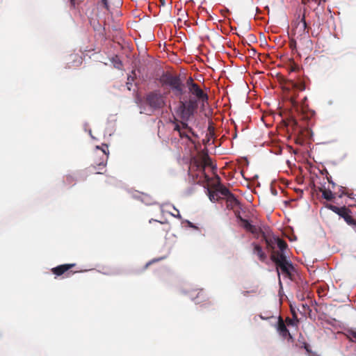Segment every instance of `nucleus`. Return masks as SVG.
Here are the masks:
<instances>
[{
	"mask_svg": "<svg viewBox=\"0 0 356 356\" xmlns=\"http://www.w3.org/2000/svg\"><path fill=\"white\" fill-rule=\"evenodd\" d=\"M197 108V100L191 97L188 100L179 99V106L175 110L182 127L192 133L193 129L188 126V122L194 116Z\"/></svg>",
	"mask_w": 356,
	"mask_h": 356,
	"instance_id": "nucleus-1",
	"label": "nucleus"
},
{
	"mask_svg": "<svg viewBox=\"0 0 356 356\" xmlns=\"http://www.w3.org/2000/svg\"><path fill=\"white\" fill-rule=\"evenodd\" d=\"M159 83L164 89H168L179 99L185 93V84L180 75L170 72H165L159 78Z\"/></svg>",
	"mask_w": 356,
	"mask_h": 356,
	"instance_id": "nucleus-2",
	"label": "nucleus"
},
{
	"mask_svg": "<svg viewBox=\"0 0 356 356\" xmlns=\"http://www.w3.org/2000/svg\"><path fill=\"white\" fill-rule=\"evenodd\" d=\"M304 13H305V9L304 10ZM309 27L307 26L305 20V14L303 13L302 17L298 15V17L292 24L293 35L300 40L309 39Z\"/></svg>",
	"mask_w": 356,
	"mask_h": 356,
	"instance_id": "nucleus-3",
	"label": "nucleus"
},
{
	"mask_svg": "<svg viewBox=\"0 0 356 356\" xmlns=\"http://www.w3.org/2000/svg\"><path fill=\"white\" fill-rule=\"evenodd\" d=\"M189 93L194 96L195 100H197V103H202V105L204 103H207L209 100L208 95L203 91L200 86L195 83L192 77H189L186 82Z\"/></svg>",
	"mask_w": 356,
	"mask_h": 356,
	"instance_id": "nucleus-4",
	"label": "nucleus"
},
{
	"mask_svg": "<svg viewBox=\"0 0 356 356\" xmlns=\"http://www.w3.org/2000/svg\"><path fill=\"white\" fill-rule=\"evenodd\" d=\"M145 101L153 110L161 109L165 105V97L159 91L150 92L146 95Z\"/></svg>",
	"mask_w": 356,
	"mask_h": 356,
	"instance_id": "nucleus-5",
	"label": "nucleus"
},
{
	"mask_svg": "<svg viewBox=\"0 0 356 356\" xmlns=\"http://www.w3.org/2000/svg\"><path fill=\"white\" fill-rule=\"evenodd\" d=\"M326 207L342 217L349 225H356V220L350 216V210L346 207H338L335 205L328 204L326 205Z\"/></svg>",
	"mask_w": 356,
	"mask_h": 356,
	"instance_id": "nucleus-6",
	"label": "nucleus"
},
{
	"mask_svg": "<svg viewBox=\"0 0 356 356\" xmlns=\"http://www.w3.org/2000/svg\"><path fill=\"white\" fill-rule=\"evenodd\" d=\"M96 148L97 149H101L102 152V157L100 159V161L96 163V165H93L90 167L92 171H97L95 173L97 174H102L103 172L99 170L105 168L106 165L107 159L108 157V147L106 144H102V146L100 147L99 146H97Z\"/></svg>",
	"mask_w": 356,
	"mask_h": 356,
	"instance_id": "nucleus-7",
	"label": "nucleus"
},
{
	"mask_svg": "<svg viewBox=\"0 0 356 356\" xmlns=\"http://www.w3.org/2000/svg\"><path fill=\"white\" fill-rule=\"evenodd\" d=\"M76 266L75 264H67L59 265L51 269V272L56 276H60L65 273L66 277H69L71 275L74 274L76 271L70 270L71 268Z\"/></svg>",
	"mask_w": 356,
	"mask_h": 356,
	"instance_id": "nucleus-8",
	"label": "nucleus"
},
{
	"mask_svg": "<svg viewBox=\"0 0 356 356\" xmlns=\"http://www.w3.org/2000/svg\"><path fill=\"white\" fill-rule=\"evenodd\" d=\"M280 264L277 266V272L279 273V269H280L282 274H284L288 277L291 278V271L294 270V267L292 263L286 260L282 263L277 261Z\"/></svg>",
	"mask_w": 356,
	"mask_h": 356,
	"instance_id": "nucleus-9",
	"label": "nucleus"
},
{
	"mask_svg": "<svg viewBox=\"0 0 356 356\" xmlns=\"http://www.w3.org/2000/svg\"><path fill=\"white\" fill-rule=\"evenodd\" d=\"M277 330L279 334L284 339L288 338V339H292L293 337L290 334L289 330L287 329L284 321H283L281 316H279L278 321L277 324Z\"/></svg>",
	"mask_w": 356,
	"mask_h": 356,
	"instance_id": "nucleus-10",
	"label": "nucleus"
},
{
	"mask_svg": "<svg viewBox=\"0 0 356 356\" xmlns=\"http://www.w3.org/2000/svg\"><path fill=\"white\" fill-rule=\"evenodd\" d=\"M215 178L218 179V184H213L212 188L221 193L222 195L226 196L227 197L229 196V195H232L229 190L225 186L221 184L220 177L218 175L215 174Z\"/></svg>",
	"mask_w": 356,
	"mask_h": 356,
	"instance_id": "nucleus-11",
	"label": "nucleus"
},
{
	"mask_svg": "<svg viewBox=\"0 0 356 356\" xmlns=\"http://www.w3.org/2000/svg\"><path fill=\"white\" fill-rule=\"evenodd\" d=\"M67 67H77L82 63V58L78 54H72L67 58Z\"/></svg>",
	"mask_w": 356,
	"mask_h": 356,
	"instance_id": "nucleus-12",
	"label": "nucleus"
},
{
	"mask_svg": "<svg viewBox=\"0 0 356 356\" xmlns=\"http://www.w3.org/2000/svg\"><path fill=\"white\" fill-rule=\"evenodd\" d=\"M270 259L275 264L276 266L279 265L280 264L277 261L282 263L288 260L284 252L275 250L271 252Z\"/></svg>",
	"mask_w": 356,
	"mask_h": 356,
	"instance_id": "nucleus-13",
	"label": "nucleus"
},
{
	"mask_svg": "<svg viewBox=\"0 0 356 356\" xmlns=\"http://www.w3.org/2000/svg\"><path fill=\"white\" fill-rule=\"evenodd\" d=\"M263 240L265 241L266 244V248L269 250L270 252L275 250V244H277V241L278 237L273 236L268 237L266 234L261 231Z\"/></svg>",
	"mask_w": 356,
	"mask_h": 356,
	"instance_id": "nucleus-14",
	"label": "nucleus"
},
{
	"mask_svg": "<svg viewBox=\"0 0 356 356\" xmlns=\"http://www.w3.org/2000/svg\"><path fill=\"white\" fill-rule=\"evenodd\" d=\"M202 163H203V165H202V172L204 174V179L205 180L207 181V182H209L211 181V178L209 177V175H207L205 172H204V170H205V168L207 166H209L212 168V170H215L216 169V167L213 165L212 164V161H211V159H210V157L207 155L203 157L202 159Z\"/></svg>",
	"mask_w": 356,
	"mask_h": 356,
	"instance_id": "nucleus-15",
	"label": "nucleus"
},
{
	"mask_svg": "<svg viewBox=\"0 0 356 356\" xmlns=\"http://www.w3.org/2000/svg\"><path fill=\"white\" fill-rule=\"evenodd\" d=\"M253 252L256 254L259 259L262 262H265L267 259L266 254L263 251L261 246L256 243H252Z\"/></svg>",
	"mask_w": 356,
	"mask_h": 356,
	"instance_id": "nucleus-16",
	"label": "nucleus"
},
{
	"mask_svg": "<svg viewBox=\"0 0 356 356\" xmlns=\"http://www.w3.org/2000/svg\"><path fill=\"white\" fill-rule=\"evenodd\" d=\"M241 222H242L243 227L248 232H251L253 234H257L259 232H261V230L257 228L256 226L250 224L249 221L245 218H241Z\"/></svg>",
	"mask_w": 356,
	"mask_h": 356,
	"instance_id": "nucleus-17",
	"label": "nucleus"
},
{
	"mask_svg": "<svg viewBox=\"0 0 356 356\" xmlns=\"http://www.w3.org/2000/svg\"><path fill=\"white\" fill-rule=\"evenodd\" d=\"M227 208L228 209H234L237 206L239 205L238 200L235 197L234 195H229L227 197L226 200Z\"/></svg>",
	"mask_w": 356,
	"mask_h": 356,
	"instance_id": "nucleus-18",
	"label": "nucleus"
},
{
	"mask_svg": "<svg viewBox=\"0 0 356 356\" xmlns=\"http://www.w3.org/2000/svg\"><path fill=\"white\" fill-rule=\"evenodd\" d=\"M289 86L300 91H303L305 90V84L302 81H299L298 82L290 81L289 82Z\"/></svg>",
	"mask_w": 356,
	"mask_h": 356,
	"instance_id": "nucleus-19",
	"label": "nucleus"
},
{
	"mask_svg": "<svg viewBox=\"0 0 356 356\" xmlns=\"http://www.w3.org/2000/svg\"><path fill=\"white\" fill-rule=\"evenodd\" d=\"M319 191L322 193L323 197L327 200L330 201L334 198V195L330 189L321 187L319 188Z\"/></svg>",
	"mask_w": 356,
	"mask_h": 356,
	"instance_id": "nucleus-20",
	"label": "nucleus"
},
{
	"mask_svg": "<svg viewBox=\"0 0 356 356\" xmlns=\"http://www.w3.org/2000/svg\"><path fill=\"white\" fill-rule=\"evenodd\" d=\"M291 312H292V314H293V318L287 317L286 318V323L288 325H292L293 326V325H295L297 322H298V319L297 318L296 312L293 310H291Z\"/></svg>",
	"mask_w": 356,
	"mask_h": 356,
	"instance_id": "nucleus-21",
	"label": "nucleus"
},
{
	"mask_svg": "<svg viewBox=\"0 0 356 356\" xmlns=\"http://www.w3.org/2000/svg\"><path fill=\"white\" fill-rule=\"evenodd\" d=\"M172 123L175 125L173 130L177 131L179 134L183 129H185L182 127V124L180 123V120L175 118L174 120L172 121Z\"/></svg>",
	"mask_w": 356,
	"mask_h": 356,
	"instance_id": "nucleus-22",
	"label": "nucleus"
},
{
	"mask_svg": "<svg viewBox=\"0 0 356 356\" xmlns=\"http://www.w3.org/2000/svg\"><path fill=\"white\" fill-rule=\"evenodd\" d=\"M277 245L279 248L280 250L282 252H284L288 247L286 242L284 240L280 238H277Z\"/></svg>",
	"mask_w": 356,
	"mask_h": 356,
	"instance_id": "nucleus-23",
	"label": "nucleus"
},
{
	"mask_svg": "<svg viewBox=\"0 0 356 356\" xmlns=\"http://www.w3.org/2000/svg\"><path fill=\"white\" fill-rule=\"evenodd\" d=\"M207 191H208V195H209V200L211 201V202H216V201H218V191H216V190L214 191H211V189H207Z\"/></svg>",
	"mask_w": 356,
	"mask_h": 356,
	"instance_id": "nucleus-24",
	"label": "nucleus"
},
{
	"mask_svg": "<svg viewBox=\"0 0 356 356\" xmlns=\"http://www.w3.org/2000/svg\"><path fill=\"white\" fill-rule=\"evenodd\" d=\"M347 337L353 342L356 343V331L353 330H348L346 332Z\"/></svg>",
	"mask_w": 356,
	"mask_h": 356,
	"instance_id": "nucleus-25",
	"label": "nucleus"
},
{
	"mask_svg": "<svg viewBox=\"0 0 356 356\" xmlns=\"http://www.w3.org/2000/svg\"><path fill=\"white\" fill-rule=\"evenodd\" d=\"M188 133H191L192 134V132L188 131L187 129H183L181 131H180L179 135L182 138H188L189 139L190 138H189V136L188 135Z\"/></svg>",
	"mask_w": 356,
	"mask_h": 356,
	"instance_id": "nucleus-26",
	"label": "nucleus"
},
{
	"mask_svg": "<svg viewBox=\"0 0 356 356\" xmlns=\"http://www.w3.org/2000/svg\"><path fill=\"white\" fill-rule=\"evenodd\" d=\"M288 125L291 126L293 128H295L298 126V122L296 121V120L291 118L289 120Z\"/></svg>",
	"mask_w": 356,
	"mask_h": 356,
	"instance_id": "nucleus-27",
	"label": "nucleus"
},
{
	"mask_svg": "<svg viewBox=\"0 0 356 356\" xmlns=\"http://www.w3.org/2000/svg\"><path fill=\"white\" fill-rule=\"evenodd\" d=\"M302 347L305 349V350H306L308 353H312V350H311V348H310V346H309V345L307 343H306V342H303Z\"/></svg>",
	"mask_w": 356,
	"mask_h": 356,
	"instance_id": "nucleus-28",
	"label": "nucleus"
},
{
	"mask_svg": "<svg viewBox=\"0 0 356 356\" xmlns=\"http://www.w3.org/2000/svg\"><path fill=\"white\" fill-rule=\"evenodd\" d=\"M162 258H159V259H152V261H149L148 263L146 264L145 265V268H147L150 264L156 262V261H159L160 260H161Z\"/></svg>",
	"mask_w": 356,
	"mask_h": 356,
	"instance_id": "nucleus-29",
	"label": "nucleus"
},
{
	"mask_svg": "<svg viewBox=\"0 0 356 356\" xmlns=\"http://www.w3.org/2000/svg\"><path fill=\"white\" fill-rule=\"evenodd\" d=\"M149 199H150L149 197L146 195L145 196V198L143 200V201L145 202L147 204H152V203L149 201Z\"/></svg>",
	"mask_w": 356,
	"mask_h": 356,
	"instance_id": "nucleus-30",
	"label": "nucleus"
},
{
	"mask_svg": "<svg viewBox=\"0 0 356 356\" xmlns=\"http://www.w3.org/2000/svg\"><path fill=\"white\" fill-rule=\"evenodd\" d=\"M104 8L106 9H108V0H101Z\"/></svg>",
	"mask_w": 356,
	"mask_h": 356,
	"instance_id": "nucleus-31",
	"label": "nucleus"
},
{
	"mask_svg": "<svg viewBox=\"0 0 356 356\" xmlns=\"http://www.w3.org/2000/svg\"><path fill=\"white\" fill-rule=\"evenodd\" d=\"M235 215L236 216V218L241 221V218H243L241 215H240V213L238 211H235Z\"/></svg>",
	"mask_w": 356,
	"mask_h": 356,
	"instance_id": "nucleus-32",
	"label": "nucleus"
},
{
	"mask_svg": "<svg viewBox=\"0 0 356 356\" xmlns=\"http://www.w3.org/2000/svg\"><path fill=\"white\" fill-rule=\"evenodd\" d=\"M200 296H204V292L202 291H200V292H198L197 295V297L195 299H197L199 298Z\"/></svg>",
	"mask_w": 356,
	"mask_h": 356,
	"instance_id": "nucleus-33",
	"label": "nucleus"
},
{
	"mask_svg": "<svg viewBox=\"0 0 356 356\" xmlns=\"http://www.w3.org/2000/svg\"><path fill=\"white\" fill-rule=\"evenodd\" d=\"M309 0H301V2L302 4H307L309 3Z\"/></svg>",
	"mask_w": 356,
	"mask_h": 356,
	"instance_id": "nucleus-34",
	"label": "nucleus"
},
{
	"mask_svg": "<svg viewBox=\"0 0 356 356\" xmlns=\"http://www.w3.org/2000/svg\"><path fill=\"white\" fill-rule=\"evenodd\" d=\"M127 80H128V81H134V77H132L131 76H129L127 78ZM129 83V82H128L127 83Z\"/></svg>",
	"mask_w": 356,
	"mask_h": 356,
	"instance_id": "nucleus-35",
	"label": "nucleus"
},
{
	"mask_svg": "<svg viewBox=\"0 0 356 356\" xmlns=\"http://www.w3.org/2000/svg\"><path fill=\"white\" fill-rule=\"evenodd\" d=\"M291 102H292V104H293V106L296 105V104H297V102H296V101L295 100V99H294V98H292V99H291Z\"/></svg>",
	"mask_w": 356,
	"mask_h": 356,
	"instance_id": "nucleus-36",
	"label": "nucleus"
},
{
	"mask_svg": "<svg viewBox=\"0 0 356 356\" xmlns=\"http://www.w3.org/2000/svg\"><path fill=\"white\" fill-rule=\"evenodd\" d=\"M152 221H154V222H159L160 224H163V222H161V221H158V220H154V219H151L149 220V222L151 223Z\"/></svg>",
	"mask_w": 356,
	"mask_h": 356,
	"instance_id": "nucleus-37",
	"label": "nucleus"
},
{
	"mask_svg": "<svg viewBox=\"0 0 356 356\" xmlns=\"http://www.w3.org/2000/svg\"><path fill=\"white\" fill-rule=\"evenodd\" d=\"M248 291H243L242 293L243 294V296H247L248 294Z\"/></svg>",
	"mask_w": 356,
	"mask_h": 356,
	"instance_id": "nucleus-38",
	"label": "nucleus"
},
{
	"mask_svg": "<svg viewBox=\"0 0 356 356\" xmlns=\"http://www.w3.org/2000/svg\"><path fill=\"white\" fill-rule=\"evenodd\" d=\"M74 1H75V0H70V2H71V3H72V5H74Z\"/></svg>",
	"mask_w": 356,
	"mask_h": 356,
	"instance_id": "nucleus-39",
	"label": "nucleus"
},
{
	"mask_svg": "<svg viewBox=\"0 0 356 356\" xmlns=\"http://www.w3.org/2000/svg\"><path fill=\"white\" fill-rule=\"evenodd\" d=\"M328 181H329V183H330V184H332L333 186H334V184L332 181H330L329 179H328Z\"/></svg>",
	"mask_w": 356,
	"mask_h": 356,
	"instance_id": "nucleus-40",
	"label": "nucleus"
},
{
	"mask_svg": "<svg viewBox=\"0 0 356 356\" xmlns=\"http://www.w3.org/2000/svg\"><path fill=\"white\" fill-rule=\"evenodd\" d=\"M213 174H216V172H213ZM214 179L216 180V183L215 184H218V179H216L215 177H214Z\"/></svg>",
	"mask_w": 356,
	"mask_h": 356,
	"instance_id": "nucleus-41",
	"label": "nucleus"
},
{
	"mask_svg": "<svg viewBox=\"0 0 356 356\" xmlns=\"http://www.w3.org/2000/svg\"><path fill=\"white\" fill-rule=\"evenodd\" d=\"M296 67H293V68H292V71H295V70H296Z\"/></svg>",
	"mask_w": 356,
	"mask_h": 356,
	"instance_id": "nucleus-42",
	"label": "nucleus"
},
{
	"mask_svg": "<svg viewBox=\"0 0 356 356\" xmlns=\"http://www.w3.org/2000/svg\"><path fill=\"white\" fill-rule=\"evenodd\" d=\"M345 193L343 192L341 195H339V197H341L342 195H344Z\"/></svg>",
	"mask_w": 356,
	"mask_h": 356,
	"instance_id": "nucleus-43",
	"label": "nucleus"
},
{
	"mask_svg": "<svg viewBox=\"0 0 356 356\" xmlns=\"http://www.w3.org/2000/svg\"><path fill=\"white\" fill-rule=\"evenodd\" d=\"M177 217H178L179 218H181V216H180L179 214H178V215H177Z\"/></svg>",
	"mask_w": 356,
	"mask_h": 356,
	"instance_id": "nucleus-44",
	"label": "nucleus"
}]
</instances>
